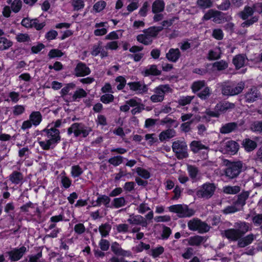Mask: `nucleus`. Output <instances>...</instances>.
Wrapping results in <instances>:
<instances>
[{"instance_id": "f257e3e1", "label": "nucleus", "mask_w": 262, "mask_h": 262, "mask_svg": "<svg viewBox=\"0 0 262 262\" xmlns=\"http://www.w3.org/2000/svg\"><path fill=\"white\" fill-rule=\"evenodd\" d=\"M50 125L42 131L49 138L45 141H39L38 143L42 149L49 150L54 149L61 141L60 133L58 129L49 128Z\"/></svg>"}, {"instance_id": "f03ea898", "label": "nucleus", "mask_w": 262, "mask_h": 262, "mask_svg": "<svg viewBox=\"0 0 262 262\" xmlns=\"http://www.w3.org/2000/svg\"><path fill=\"white\" fill-rule=\"evenodd\" d=\"M244 89V84L238 83L236 84L232 81L224 82L221 85V92L223 95L232 96L240 94Z\"/></svg>"}, {"instance_id": "7ed1b4c3", "label": "nucleus", "mask_w": 262, "mask_h": 262, "mask_svg": "<svg viewBox=\"0 0 262 262\" xmlns=\"http://www.w3.org/2000/svg\"><path fill=\"white\" fill-rule=\"evenodd\" d=\"M216 189L214 183L207 182L199 187L196 191V195L198 198L208 200L212 197Z\"/></svg>"}, {"instance_id": "20e7f679", "label": "nucleus", "mask_w": 262, "mask_h": 262, "mask_svg": "<svg viewBox=\"0 0 262 262\" xmlns=\"http://www.w3.org/2000/svg\"><path fill=\"white\" fill-rule=\"evenodd\" d=\"M90 127L86 126L82 123H74L68 128L69 135L74 134V136L78 137L82 135V137H87L91 131Z\"/></svg>"}, {"instance_id": "39448f33", "label": "nucleus", "mask_w": 262, "mask_h": 262, "mask_svg": "<svg viewBox=\"0 0 262 262\" xmlns=\"http://www.w3.org/2000/svg\"><path fill=\"white\" fill-rule=\"evenodd\" d=\"M227 166L225 173L229 179L236 178L243 171V163L241 161L229 162Z\"/></svg>"}, {"instance_id": "423d86ee", "label": "nucleus", "mask_w": 262, "mask_h": 262, "mask_svg": "<svg viewBox=\"0 0 262 262\" xmlns=\"http://www.w3.org/2000/svg\"><path fill=\"white\" fill-rule=\"evenodd\" d=\"M168 209L170 212L178 214L179 217L181 218L191 217L195 213L193 209L189 208L186 205L184 206L182 204L172 205L169 206Z\"/></svg>"}, {"instance_id": "0eeeda50", "label": "nucleus", "mask_w": 262, "mask_h": 262, "mask_svg": "<svg viewBox=\"0 0 262 262\" xmlns=\"http://www.w3.org/2000/svg\"><path fill=\"white\" fill-rule=\"evenodd\" d=\"M189 229L191 231H198L200 233L208 232L210 227L207 224L202 221L198 218H193L190 220L187 224Z\"/></svg>"}, {"instance_id": "6e6552de", "label": "nucleus", "mask_w": 262, "mask_h": 262, "mask_svg": "<svg viewBox=\"0 0 262 262\" xmlns=\"http://www.w3.org/2000/svg\"><path fill=\"white\" fill-rule=\"evenodd\" d=\"M27 248L22 246L19 248H14L11 250L7 252L9 259L11 261H17L20 260L27 252Z\"/></svg>"}, {"instance_id": "1a4fd4ad", "label": "nucleus", "mask_w": 262, "mask_h": 262, "mask_svg": "<svg viewBox=\"0 0 262 262\" xmlns=\"http://www.w3.org/2000/svg\"><path fill=\"white\" fill-rule=\"evenodd\" d=\"M127 84L131 91L136 92L138 94H146L148 91V88L144 81L129 82Z\"/></svg>"}, {"instance_id": "9d476101", "label": "nucleus", "mask_w": 262, "mask_h": 262, "mask_svg": "<svg viewBox=\"0 0 262 262\" xmlns=\"http://www.w3.org/2000/svg\"><path fill=\"white\" fill-rule=\"evenodd\" d=\"M261 97L259 91L255 86H252L245 94V102L252 103Z\"/></svg>"}, {"instance_id": "9b49d317", "label": "nucleus", "mask_w": 262, "mask_h": 262, "mask_svg": "<svg viewBox=\"0 0 262 262\" xmlns=\"http://www.w3.org/2000/svg\"><path fill=\"white\" fill-rule=\"evenodd\" d=\"M75 76L76 77H84L90 74L91 71L86 64L81 61H79L74 69Z\"/></svg>"}, {"instance_id": "f8f14e48", "label": "nucleus", "mask_w": 262, "mask_h": 262, "mask_svg": "<svg viewBox=\"0 0 262 262\" xmlns=\"http://www.w3.org/2000/svg\"><path fill=\"white\" fill-rule=\"evenodd\" d=\"M186 146L184 144L179 141H174L172 143V148L173 151L178 155V158H179L180 156L181 158H186L187 156V152L186 150Z\"/></svg>"}, {"instance_id": "ddd939ff", "label": "nucleus", "mask_w": 262, "mask_h": 262, "mask_svg": "<svg viewBox=\"0 0 262 262\" xmlns=\"http://www.w3.org/2000/svg\"><path fill=\"white\" fill-rule=\"evenodd\" d=\"M97 195H98L97 200L95 202L92 203V206L93 207H99L103 205L106 208L111 207L110 205L111 199L109 195L100 194L98 192L97 193Z\"/></svg>"}, {"instance_id": "4468645a", "label": "nucleus", "mask_w": 262, "mask_h": 262, "mask_svg": "<svg viewBox=\"0 0 262 262\" xmlns=\"http://www.w3.org/2000/svg\"><path fill=\"white\" fill-rule=\"evenodd\" d=\"M9 180L15 185H21L24 182V175L20 171L14 170L9 176Z\"/></svg>"}, {"instance_id": "2eb2a0df", "label": "nucleus", "mask_w": 262, "mask_h": 262, "mask_svg": "<svg viewBox=\"0 0 262 262\" xmlns=\"http://www.w3.org/2000/svg\"><path fill=\"white\" fill-rule=\"evenodd\" d=\"M224 236L230 241H238L242 237L235 228H230L224 230Z\"/></svg>"}, {"instance_id": "dca6fc26", "label": "nucleus", "mask_w": 262, "mask_h": 262, "mask_svg": "<svg viewBox=\"0 0 262 262\" xmlns=\"http://www.w3.org/2000/svg\"><path fill=\"white\" fill-rule=\"evenodd\" d=\"M234 227L242 237L250 230L249 224L246 222L239 221L234 223Z\"/></svg>"}, {"instance_id": "f3484780", "label": "nucleus", "mask_w": 262, "mask_h": 262, "mask_svg": "<svg viewBox=\"0 0 262 262\" xmlns=\"http://www.w3.org/2000/svg\"><path fill=\"white\" fill-rule=\"evenodd\" d=\"M181 53L178 48H170L166 54V58L171 62H176L181 57Z\"/></svg>"}, {"instance_id": "a211bd4d", "label": "nucleus", "mask_w": 262, "mask_h": 262, "mask_svg": "<svg viewBox=\"0 0 262 262\" xmlns=\"http://www.w3.org/2000/svg\"><path fill=\"white\" fill-rule=\"evenodd\" d=\"M207 238L199 235H195L189 237L188 244L191 246H200L202 243L206 242Z\"/></svg>"}, {"instance_id": "6ab92c4d", "label": "nucleus", "mask_w": 262, "mask_h": 262, "mask_svg": "<svg viewBox=\"0 0 262 262\" xmlns=\"http://www.w3.org/2000/svg\"><path fill=\"white\" fill-rule=\"evenodd\" d=\"M255 238V236L253 233L248 234L245 236L241 237L237 242V246L239 248H244L251 244Z\"/></svg>"}, {"instance_id": "aec40b11", "label": "nucleus", "mask_w": 262, "mask_h": 262, "mask_svg": "<svg viewBox=\"0 0 262 262\" xmlns=\"http://www.w3.org/2000/svg\"><path fill=\"white\" fill-rule=\"evenodd\" d=\"M238 124L236 122H229L223 125L220 129V132L222 134H227L236 130Z\"/></svg>"}, {"instance_id": "412c9836", "label": "nucleus", "mask_w": 262, "mask_h": 262, "mask_svg": "<svg viewBox=\"0 0 262 262\" xmlns=\"http://www.w3.org/2000/svg\"><path fill=\"white\" fill-rule=\"evenodd\" d=\"M154 92L158 95L161 96L164 99L165 94L171 93L172 89L170 87L169 84H160L154 89Z\"/></svg>"}, {"instance_id": "4be33fe9", "label": "nucleus", "mask_w": 262, "mask_h": 262, "mask_svg": "<svg viewBox=\"0 0 262 262\" xmlns=\"http://www.w3.org/2000/svg\"><path fill=\"white\" fill-rule=\"evenodd\" d=\"M127 222L132 225H141L146 227L147 225L146 220L140 215H133L127 220Z\"/></svg>"}, {"instance_id": "5701e85b", "label": "nucleus", "mask_w": 262, "mask_h": 262, "mask_svg": "<svg viewBox=\"0 0 262 262\" xmlns=\"http://www.w3.org/2000/svg\"><path fill=\"white\" fill-rule=\"evenodd\" d=\"M245 150L248 152H251L254 150L257 147V143L249 138L244 139L242 143Z\"/></svg>"}, {"instance_id": "b1692460", "label": "nucleus", "mask_w": 262, "mask_h": 262, "mask_svg": "<svg viewBox=\"0 0 262 262\" xmlns=\"http://www.w3.org/2000/svg\"><path fill=\"white\" fill-rule=\"evenodd\" d=\"M163 30V27L161 26H152L146 29H144L143 32L147 36L151 37H156L159 32Z\"/></svg>"}, {"instance_id": "393cba45", "label": "nucleus", "mask_w": 262, "mask_h": 262, "mask_svg": "<svg viewBox=\"0 0 262 262\" xmlns=\"http://www.w3.org/2000/svg\"><path fill=\"white\" fill-rule=\"evenodd\" d=\"M176 136V131L173 129L168 128L160 133L159 135L161 142L169 140Z\"/></svg>"}, {"instance_id": "a878e982", "label": "nucleus", "mask_w": 262, "mask_h": 262, "mask_svg": "<svg viewBox=\"0 0 262 262\" xmlns=\"http://www.w3.org/2000/svg\"><path fill=\"white\" fill-rule=\"evenodd\" d=\"M165 3L163 0H156L152 5V12L154 14L159 13L164 11Z\"/></svg>"}, {"instance_id": "bb28decb", "label": "nucleus", "mask_w": 262, "mask_h": 262, "mask_svg": "<svg viewBox=\"0 0 262 262\" xmlns=\"http://www.w3.org/2000/svg\"><path fill=\"white\" fill-rule=\"evenodd\" d=\"M249 192L244 191L237 195V200L234 202L233 204L237 206L243 207L246 204V201L249 197Z\"/></svg>"}, {"instance_id": "cd10ccee", "label": "nucleus", "mask_w": 262, "mask_h": 262, "mask_svg": "<svg viewBox=\"0 0 262 262\" xmlns=\"http://www.w3.org/2000/svg\"><path fill=\"white\" fill-rule=\"evenodd\" d=\"M29 119L35 126H38L42 121V116L40 112H32L29 115Z\"/></svg>"}, {"instance_id": "c85d7f7f", "label": "nucleus", "mask_w": 262, "mask_h": 262, "mask_svg": "<svg viewBox=\"0 0 262 262\" xmlns=\"http://www.w3.org/2000/svg\"><path fill=\"white\" fill-rule=\"evenodd\" d=\"M235 69L238 70L243 67L245 63V57L243 54H238L233 58L232 60Z\"/></svg>"}, {"instance_id": "c756f323", "label": "nucleus", "mask_w": 262, "mask_h": 262, "mask_svg": "<svg viewBox=\"0 0 262 262\" xmlns=\"http://www.w3.org/2000/svg\"><path fill=\"white\" fill-rule=\"evenodd\" d=\"M164 252V248L162 246L159 245L156 248H151L147 253L153 258L155 259L160 257V255H162Z\"/></svg>"}, {"instance_id": "7c9ffc66", "label": "nucleus", "mask_w": 262, "mask_h": 262, "mask_svg": "<svg viewBox=\"0 0 262 262\" xmlns=\"http://www.w3.org/2000/svg\"><path fill=\"white\" fill-rule=\"evenodd\" d=\"M255 10L254 8L246 6L244 10L239 12V16L243 20H246L249 16H252Z\"/></svg>"}, {"instance_id": "2f4dec72", "label": "nucleus", "mask_w": 262, "mask_h": 262, "mask_svg": "<svg viewBox=\"0 0 262 262\" xmlns=\"http://www.w3.org/2000/svg\"><path fill=\"white\" fill-rule=\"evenodd\" d=\"M60 183L61 187L67 189L72 185V180L66 176V172L63 171L61 173Z\"/></svg>"}, {"instance_id": "473e14b6", "label": "nucleus", "mask_w": 262, "mask_h": 262, "mask_svg": "<svg viewBox=\"0 0 262 262\" xmlns=\"http://www.w3.org/2000/svg\"><path fill=\"white\" fill-rule=\"evenodd\" d=\"M161 71L157 69V66L156 64L150 65L149 68L146 69L144 70V76H159L161 75Z\"/></svg>"}, {"instance_id": "72a5a7b5", "label": "nucleus", "mask_w": 262, "mask_h": 262, "mask_svg": "<svg viewBox=\"0 0 262 262\" xmlns=\"http://www.w3.org/2000/svg\"><path fill=\"white\" fill-rule=\"evenodd\" d=\"M226 148L228 152L234 154L237 152L239 149V145L236 142L230 140L226 143Z\"/></svg>"}, {"instance_id": "f704fd0d", "label": "nucleus", "mask_w": 262, "mask_h": 262, "mask_svg": "<svg viewBox=\"0 0 262 262\" xmlns=\"http://www.w3.org/2000/svg\"><path fill=\"white\" fill-rule=\"evenodd\" d=\"M76 87V84L73 82H70L66 84L65 86L61 89L60 94L62 97H64L67 95H71L70 91L74 90Z\"/></svg>"}, {"instance_id": "c9c22d12", "label": "nucleus", "mask_w": 262, "mask_h": 262, "mask_svg": "<svg viewBox=\"0 0 262 262\" xmlns=\"http://www.w3.org/2000/svg\"><path fill=\"white\" fill-rule=\"evenodd\" d=\"M228 67V62L224 60L215 61L212 63V68L218 71L226 70Z\"/></svg>"}, {"instance_id": "e433bc0d", "label": "nucleus", "mask_w": 262, "mask_h": 262, "mask_svg": "<svg viewBox=\"0 0 262 262\" xmlns=\"http://www.w3.org/2000/svg\"><path fill=\"white\" fill-rule=\"evenodd\" d=\"M111 226L108 223L102 224L99 227V231L102 237H105L108 235L111 230Z\"/></svg>"}, {"instance_id": "4c0bfd02", "label": "nucleus", "mask_w": 262, "mask_h": 262, "mask_svg": "<svg viewBox=\"0 0 262 262\" xmlns=\"http://www.w3.org/2000/svg\"><path fill=\"white\" fill-rule=\"evenodd\" d=\"M211 94V91L209 87L206 86L204 89L196 93L197 96L202 100H206L208 99Z\"/></svg>"}, {"instance_id": "58836bf2", "label": "nucleus", "mask_w": 262, "mask_h": 262, "mask_svg": "<svg viewBox=\"0 0 262 262\" xmlns=\"http://www.w3.org/2000/svg\"><path fill=\"white\" fill-rule=\"evenodd\" d=\"M206 82L205 80H198L194 81L191 85V89L192 92L196 94L199 92L203 88L206 87Z\"/></svg>"}, {"instance_id": "ea45409f", "label": "nucleus", "mask_w": 262, "mask_h": 262, "mask_svg": "<svg viewBox=\"0 0 262 262\" xmlns=\"http://www.w3.org/2000/svg\"><path fill=\"white\" fill-rule=\"evenodd\" d=\"M13 45V42L10 40L5 37L0 36V51L8 49Z\"/></svg>"}, {"instance_id": "a19ab883", "label": "nucleus", "mask_w": 262, "mask_h": 262, "mask_svg": "<svg viewBox=\"0 0 262 262\" xmlns=\"http://www.w3.org/2000/svg\"><path fill=\"white\" fill-rule=\"evenodd\" d=\"M83 172L82 168L79 165L72 166L71 175L73 178L79 177Z\"/></svg>"}, {"instance_id": "79ce46f5", "label": "nucleus", "mask_w": 262, "mask_h": 262, "mask_svg": "<svg viewBox=\"0 0 262 262\" xmlns=\"http://www.w3.org/2000/svg\"><path fill=\"white\" fill-rule=\"evenodd\" d=\"M137 40L146 46L150 45L152 42V39L145 33L138 35Z\"/></svg>"}, {"instance_id": "37998d69", "label": "nucleus", "mask_w": 262, "mask_h": 262, "mask_svg": "<svg viewBox=\"0 0 262 262\" xmlns=\"http://www.w3.org/2000/svg\"><path fill=\"white\" fill-rule=\"evenodd\" d=\"M194 96H180L178 100V103L179 105L184 106L191 103L194 98Z\"/></svg>"}, {"instance_id": "c03bdc74", "label": "nucleus", "mask_w": 262, "mask_h": 262, "mask_svg": "<svg viewBox=\"0 0 262 262\" xmlns=\"http://www.w3.org/2000/svg\"><path fill=\"white\" fill-rule=\"evenodd\" d=\"M196 5L200 9L204 10L212 6V0H197Z\"/></svg>"}, {"instance_id": "a18cd8bd", "label": "nucleus", "mask_w": 262, "mask_h": 262, "mask_svg": "<svg viewBox=\"0 0 262 262\" xmlns=\"http://www.w3.org/2000/svg\"><path fill=\"white\" fill-rule=\"evenodd\" d=\"M126 204V201L123 196L114 198L112 202V205L115 208H119Z\"/></svg>"}, {"instance_id": "49530a36", "label": "nucleus", "mask_w": 262, "mask_h": 262, "mask_svg": "<svg viewBox=\"0 0 262 262\" xmlns=\"http://www.w3.org/2000/svg\"><path fill=\"white\" fill-rule=\"evenodd\" d=\"M241 190L239 186H227L224 187L223 192L226 194H235L238 193Z\"/></svg>"}, {"instance_id": "de8ad7c7", "label": "nucleus", "mask_w": 262, "mask_h": 262, "mask_svg": "<svg viewBox=\"0 0 262 262\" xmlns=\"http://www.w3.org/2000/svg\"><path fill=\"white\" fill-rule=\"evenodd\" d=\"M87 93L82 88H79L77 90L72 96V100L76 101L78 99L86 97Z\"/></svg>"}, {"instance_id": "09e8293b", "label": "nucleus", "mask_w": 262, "mask_h": 262, "mask_svg": "<svg viewBox=\"0 0 262 262\" xmlns=\"http://www.w3.org/2000/svg\"><path fill=\"white\" fill-rule=\"evenodd\" d=\"M15 207L13 202L8 203L5 206L4 211L8 214V215L12 219L14 217V211Z\"/></svg>"}, {"instance_id": "8fccbe9b", "label": "nucleus", "mask_w": 262, "mask_h": 262, "mask_svg": "<svg viewBox=\"0 0 262 262\" xmlns=\"http://www.w3.org/2000/svg\"><path fill=\"white\" fill-rule=\"evenodd\" d=\"M64 55V53L61 50L58 49H53L50 50L48 54V56L50 59L60 58Z\"/></svg>"}, {"instance_id": "3c124183", "label": "nucleus", "mask_w": 262, "mask_h": 262, "mask_svg": "<svg viewBox=\"0 0 262 262\" xmlns=\"http://www.w3.org/2000/svg\"><path fill=\"white\" fill-rule=\"evenodd\" d=\"M250 129L253 132L262 133V121H254Z\"/></svg>"}, {"instance_id": "603ef678", "label": "nucleus", "mask_w": 262, "mask_h": 262, "mask_svg": "<svg viewBox=\"0 0 262 262\" xmlns=\"http://www.w3.org/2000/svg\"><path fill=\"white\" fill-rule=\"evenodd\" d=\"M123 157L121 156H116L110 158L108 162L114 166H117L123 162Z\"/></svg>"}, {"instance_id": "864d4df0", "label": "nucleus", "mask_w": 262, "mask_h": 262, "mask_svg": "<svg viewBox=\"0 0 262 262\" xmlns=\"http://www.w3.org/2000/svg\"><path fill=\"white\" fill-rule=\"evenodd\" d=\"M187 170L189 177L192 179H194L196 178L199 173V169L198 167L193 165H189L187 167Z\"/></svg>"}, {"instance_id": "5fc2aeb1", "label": "nucleus", "mask_w": 262, "mask_h": 262, "mask_svg": "<svg viewBox=\"0 0 262 262\" xmlns=\"http://www.w3.org/2000/svg\"><path fill=\"white\" fill-rule=\"evenodd\" d=\"M171 233L172 231L169 227L165 226V225H162V232L161 233L162 239H167L171 234Z\"/></svg>"}, {"instance_id": "6e6d98bb", "label": "nucleus", "mask_w": 262, "mask_h": 262, "mask_svg": "<svg viewBox=\"0 0 262 262\" xmlns=\"http://www.w3.org/2000/svg\"><path fill=\"white\" fill-rule=\"evenodd\" d=\"M106 3L104 1H100L96 3L93 6V10L96 13L102 11L106 7Z\"/></svg>"}, {"instance_id": "4d7b16f0", "label": "nucleus", "mask_w": 262, "mask_h": 262, "mask_svg": "<svg viewBox=\"0 0 262 262\" xmlns=\"http://www.w3.org/2000/svg\"><path fill=\"white\" fill-rule=\"evenodd\" d=\"M136 172L139 176L145 179H148L150 178L149 172L145 169L139 167L137 168Z\"/></svg>"}, {"instance_id": "13d9d810", "label": "nucleus", "mask_w": 262, "mask_h": 262, "mask_svg": "<svg viewBox=\"0 0 262 262\" xmlns=\"http://www.w3.org/2000/svg\"><path fill=\"white\" fill-rule=\"evenodd\" d=\"M115 81L117 82H119V84L117 86L118 90H121L124 88L126 84V80L124 77L122 76H119L116 78Z\"/></svg>"}, {"instance_id": "bf43d9fd", "label": "nucleus", "mask_w": 262, "mask_h": 262, "mask_svg": "<svg viewBox=\"0 0 262 262\" xmlns=\"http://www.w3.org/2000/svg\"><path fill=\"white\" fill-rule=\"evenodd\" d=\"M258 19H259L258 16H253L250 19H247L246 20H244L245 21H244L242 24V26L243 27H250L251 25L257 22L258 20Z\"/></svg>"}, {"instance_id": "052dcab7", "label": "nucleus", "mask_w": 262, "mask_h": 262, "mask_svg": "<svg viewBox=\"0 0 262 262\" xmlns=\"http://www.w3.org/2000/svg\"><path fill=\"white\" fill-rule=\"evenodd\" d=\"M72 5L75 11H79L84 7V3L83 0H73Z\"/></svg>"}, {"instance_id": "680f3d73", "label": "nucleus", "mask_w": 262, "mask_h": 262, "mask_svg": "<svg viewBox=\"0 0 262 262\" xmlns=\"http://www.w3.org/2000/svg\"><path fill=\"white\" fill-rule=\"evenodd\" d=\"M114 96L111 94H105L100 97V101L104 104H108L114 101Z\"/></svg>"}, {"instance_id": "e2e57ef3", "label": "nucleus", "mask_w": 262, "mask_h": 262, "mask_svg": "<svg viewBox=\"0 0 262 262\" xmlns=\"http://www.w3.org/2000/svg\"><path fill=\"white\" fill-rule=\"evenodd\" d=\"M221 57V53H217V52H215L212 50H210L209 51L208 55H207V59L210 60H215L220 59Z\"/></svg>"}, {"instance_id": "0e129e2a", "label": "nucleus", "mask_w": 262, "mask_h": 262, "mask_svg": "<svg viewBox=\"0 0 262 262\" xmlns=\"http://www.w3.org/2000/svg\"><path fill=\"white\" fill-rule=\"evenodd\" d=\"M25 111V107L23 105H16L13 107V115L17 116L23 114Z\"/></svg>"}, {"instance_id": "69168bd1", "label": "nucleus", "mask_w": 262, "mask_h": 262, "mask_svg": "<svg viewBox=\"0 0 262 262\" xmlns=\"http://www.w3.org/2000/svg\"><path fill=\"white\" fill-rule=\"evenodd\" d=\"M225 19V14L222 12L215 10L214 19L213 21L215 23H220L224 21Z\"/></svg>"}, {"instance_id": "338daca9", "label": "nucleus", "mask_w": 262, "mask_h": 262, "mask_svg": "<svg viewBox=\"0 0 262 262\" xmlns=\"http://www.w3.org/2000/svg\"><path fill=\"white\" fill-rule=\"evenodd\" d=\"M46 26L45 22L39 23V20L38 18L33 19L32 28H34L36 30L40 31L42 30Z\"/></svg>"}, {"instance_id": "774afa93", "label": "nucleus", "mask_w": 262, "mask_h": 262, "mask_svg": "<svg viewBox=\"0 0 262 262\" xmlns=\"http://www.w3.org/2000/svg\"><path fill=\"white\" fill-rule=\"evenodd\" d=\"M21 6L22 3L20 0H14L11 4V9L14 13H17L20 11Z\"/></svg>"}]
</instances>
